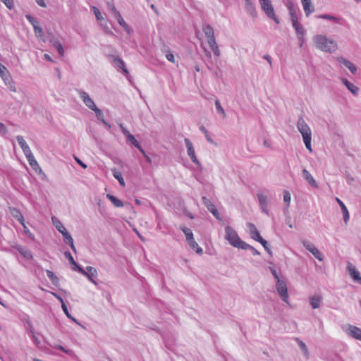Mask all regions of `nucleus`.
Returning a JSON list of instances; mask_svg holds the SVG:
<instances>
[{
  "mask_svg": "<svg viewBox=\"0 0 361 361\" xmlns=\"http://www.w3.org/2000/svg\"><path fill=\"white\" fill-rule=\"evenodd\" d=\"M302 243L305 249L311 252L316 259H317L319 261H323V255L312 243L307 240H303Z\"/></svg>",
  "mask_w": 361,
  "mask_h": 361,
  "instance_id": "obj_8",
  "label": "nucleus"
},
{
  "mask_svg": "<svg viewBox=\"0 0 361 361\" xmlns=\"http://www.w3.org/2000/svg\"><path fill=\"white\" fill-rule=\"evenodd\" d=\"M54 47L56 49V50L59 52V54L61 56H63V54H64V49H63V47L62 44L61 43H59V42H56V43L54 44Z\"/></svg>",
  "mask_w": 361,
  "mask_h": 361,
  "instance_id": "obj_55",
  "label": "nucleus"
},
{
  "mask_svg": "<svg viewBox=\"0 0 361 361\" xmlns=\"http://www.w3.org/2000/svg\"><path fill=\"white\" fill-rule=\"evenodd\" d=\"M215 106H216V111H217L218 114H221L223 118H225L226 117V113H225L224 109L221 106V104H220L219 100H216L215 101Z\"/></svg>",
  "mask_w": 361,
  "mask_h": 361,
  "instance_id": "obj_42",
  "label": "nucleus"
},
{
  "mask_svg": "<svg viewBox=\"0 0 361 361\" xmlns=\"http://www.w3.org/2000/svg\"><path fill=\"white\" fill-rule=\"evenodd\" d=\"M22 321L24 322L26 329L29 331L30 334H32L34 329L30 316L25 314L22 318Z\"/></svg>",
  "mask_w": 361,
  "mask_h": 361,
  "instance_id": "obj_26",
  "label": "nucleus"
},
{
  "mask_svg": "<svg viewBox=\"0 0 361 361\" xmlns=\"http://www.w3.org/2000/svg\"><path fill=\"white\" fill-rule=\"evenodd\" d=\"M21 255L27 260H31L33 258L31 252L29 251L27 248H25L24 251L21 253Z\"/></svg>",
  "mask_w": 361,
  "mask_h": 361,
  "instance_id": "obj_50",
  "label": "nucleus"
},
{
  "mask_svg": "<svg viewBox=\"0 0 361 361\" xmlns=\"http://www.w3.org/2000/svg\"><path fill=\"white\" fill-rule=\"evenodd\" d=\"M286 6L289 12L291 23L298 20V9L295 7L294 4L291 1H289Z\"/></svg>",
  "mask_w": 361,
  "mask_h": 361,
  "instance_id": "obj_13",
  "label": "nucleus"
},
{
  "mask_svg": "<svg viewBox=\"0 0 361 361\" xmlns=\"http://www.w3.org/2000/svg\"><path fill=\"white\" fill-rule=\"evenodd\" d=\"M16 140L18 141V145L20 146L21 149L28 146V145L27 144L26 141L25 140V139L23 138V136L18 135L16 137Z\"/></svg>",
  "mask_w": 361,
  "mask_h": 361,
  "instance_id": "obj_46",
  "label": "nucleus"
},
{
  "mask_svg": "<svg viewBox=\"0 0 361 361\" xmlns=\"http://www.w3.org/2000/svg\"><path fill=\"white\" fill-rule=\"evenodd\" d=\"M292 25L295 31L296 35L299 37V39L302 42L303 37L305 35V30L302 25L298 22V20L292 22Z\"/></svg>",
  "mask_w": 361,
  "mask_h": 361,
  "instance_id": "obj_16",
  "label": "nucleus"
},
{
  "mask_svg": "<svg viewBox=\"0 0 361 361\" xmlns=\"http://www.w3.org/2000/svg\"><path fill=\"white\" fill-rule=\"evenodd\" d=\"M22 150L27 159L30 158V157L33 156V154H32L29 145L25 147H23L22 149Z\"/></svg>",
  "mask_w": 361,
  "mask_h": 361,
  "instance_id": "obj_53",
  "label": "nucleus"
},
{
  "mask_svg": "<svg viewBox=\"0 0 361 361\" xmlns=\"http://www.w3.org/2000/svg\"><path fill=\"white\" fill-rule=\"evenodd\" d=\"M73 269L74 270H77L78 271H79L80 274H82L84 276L87 274V272L85 270H84L82 267H80L78 264H77V266H73Z\"/></svg>",
  "mask_w": 361,
  "mask_h": 361,
  "instance_id": "obj_61",
  "label": "nucleus"
},
{
  "mask_svg": "<svg viewBox=\"0 0 361 361\" xmlns=\"http://www.w3.org/2000/svg\"><path fill=\"white\" fill-rule=\"evenodd\" d=\"M46 274L53 284L57 285V283L59 282V279L54 274V273L50 270H47Z\"/></svg>",
  "mask_w": 361,
  "mask_h": 361,
  "instance_id": "obj_35",
  "label": "nucleus"
},
{
  "mask_svg": "<svg viewBox=\"0 0 361 361\" xmlns=\"http://www.w3.org/2000/svg\"><path fill=\"white\" fill-rule=\"evenodd\" d=\"M118 24L128 32V33H130V27L128 26V25L126 23V21L123 20V18H122L121 13L117 15L116 17H114Z\"/></svg>",
  "mask_w": 361,
  "mask_h": 361,
  "instance_id": "obj_30",
  "label": "nucleus"
},
{
  "mask_svg": "<svg viewBox=\"0 0 361 361\" xmlns=\"http://www.w3.org/2000/svg\"><path fill=\"white\" fill-rule=\"evenodd\" d=\"M270 271L276 281L281 279L279 274L277 273L276 270L274 268L270 267Z\"/></svg>",
  "mask_w": 361,
  "mask_h": 361,
  "instance_id": "obj_63",
  "label": "nucleus"
},
{
  "mask_svg": "<svg viewBox=\"0 0 361 361\" xmlns=\"http://www.w3.org/2000/svg\"><path fill=\"white\" fill-rule=\"evenodd\" d=\"M247 227L248 228L250 237L257 241L261 242V240H262V237L260 235L259 232L258 231L257 227L252 223H247Z\"/></svg>",
  "mask_w": 361,
  "mask_h": 361,
  "instance_id": "obj_11",
  "label": "nucleus"
},
{
  "mask_svg": "<svg viewBox=\"0 0 361 361\" xmlns=\"http://www.w3.org/2000/svg\"><path fill=\"white\" fill-rule=\"evenodd\" d=\"M200 130L205 135L206 139L209 142L214 143V140L210 137L208 130L204 126H200Z\"/></svg>",
  "mask_w": 361,
  "mask_h": 361,
  "instance_id": "obj_47",
  "label": "nucleus"
},
{
  "mask_svg": "<svg viewBox=\"0 0 361 361\" xmlns=\"http://www.w3.org/2000/svg\"><path fill=\"white\" fill-rule=\"evenodd\" d=\"M348 268V269L350 272V275L353 277V279H354V281L356 280L360 276L359 271L354 267H353L350 264H349Z\"/></svg>",
  "mask_w": 361,
  "mask_h": 361,
  "instance_id": "obj_39",
  "label": "nucleus"
},
{
  "mask_svg": "<svg viewBox=\"0 0 361 361\" xmlns=\"http://www.w3.org/2000/svg\"><path fill=\"white\" fill-rule=\"evenodd\" d=\"M180 229L184 233L186 237L187 241L190 240H192L194 238L193 233L191 231V229L186 228L185 226H180Z\"/></svg>",
  "mask_w": 361,
  "mask_h": 361,
  "instance_id": "obj_34",
  "label": "nucleus"
},
{
  "mask_svg": "<svg viewBox=\"0 0 361 361\" xmlns=\"http://www.w3.org/2000/svg\"><path fill=\"white\" fill-rule=\"evenodd\" d=\"M297 128L302 136V140L306 148L312 152L311 141H312V132L311 129L305 122L302 117H300L297 122Z\"/></svg>",
  "mask_w": 361,
  "mask_h": 361,
  "instance_id": "obj_2",
  "label": "nucleus"
},
{
  "mask_svg": "<svg viewBox=\"0 0 361 361\" xmlns=\"http://www.w3.org/2000/svg\"><path fill=\"white\" fill-rule=\"evenodd\" d=\"M290 200L291 197L290 192L288 190H285L283 192V202L286 203V207L283 209L284 214L288 212V208L290 205Z\"/></svg>",
  "mask_w": 361,
  "mask_h": 361,
  "instance_id": "obj_33",
  "label": "nucleus"
},
{
  "mask_svg": "<svg viewBox=\"0 0 361 361\" xmlns=\"http://www.w3.org/2000/svg\"><path fill=\"white\" fill-rule=\"evenodd\" d=\"M225 238L229 243L235 247L241 249V246H243V243H245V242L240 238L237 232L231 226H227L225 228Z\"/></svg>",
  "mask_w": 361,
  "mask_h": 361,
  "instance_id": "obj_3",
  "label": "nucleus"
},
{
  "mask_svg": "<svg viewBox=\"0 0 361 361\" xmlns=\"http://www.w3.org/2000/svg\"><path fill=\"white\" fill-rule=\"evenodd\" d=\"M208 210L215 216L216 219L220 220V214L218 210L216 209L215 206L213 204H209L207 205Z\"/></svg>",
  "mask_w": 361,
  "mask_h": 361,
  "instance_id": "obj_36",
  "label": "nucleus"
},
{
  "mask_svg": "<svg viewBox=\"0 0 361 361\" xmlns=\"http://www.w3.org/2000/svg\"><path fill=\"white\" fill-rule=\"evenodd\" d=\"M241 249L243 250H250L254 255H259L260 252L257 250L254 247L251 246L250 245L246 243H243V246H241Z\"/></svg>",
  "mask_w": 361,
  "mask_h": 361,
  "instance_id": "obj_38",
  "label": "nucleus"
},
{
  "mask_svg": "<svg viewBox=\"0 0 361 361\" xmlns=\"http://www.w3.org/2000/svg\"><path fill=\"white\" fill-rule=\"evenodd\" d=\"M262 244V245L264 247V250L269 254V255H271V251L270 250L269 247V244L267 240H265L264 238H262V240H261V242H259Z\"/></svg>",
  "mask_w": 361,
  "mask_h": 361,
  "instance_id": "obj_57",
  "label": "nucleus"
},
{
  "mask_svg": "<svg viewBox=\"0 0 361 361\" xmlns=\"http://www.w3.org/2000/svg\"><path fill=\"white\" fill-rule=\"evenodd\" d=\"M61 307H62L63 312L65 313V314L67 316L68 318L71 319V320L74 321L75 322H77V320L73 317H72L71 314L69 313L68 307H67L66 305L65 304V302H63V305L61 306Z\"/></svg>",
  "mask_w": 361,
  "mask_h": 361,
  "instance_id": "obj_45",
  "label": "nucleus"
},
{
  "mask_svg": "<svg viewBox=\"0 0 361 361\" xmlns=\"http://www.w3.org/2000/svg\"><path fill=\"white\" fill-rule=\"evenodd\" d=\"M30 165L31 166V167L35 170L36 171L37 168H39V166L37 161V160L35 159L34 155L30 157V158H28L27 159Z\"/></svg>",
  "mask_w": 361,
  "mask_h": 361,
  "instance_id": "obj_41",
  "label": "nucleus"
},
{
  "mask_svg": "<svg viewBox=\"0 0 361 361\" xmlns=\"http://www.w3.org/2000/svg\"><path fill=\"white\" fill-rule=\"evenodd\" d=\"M341 81L347 87V89L354 95H357L359 92V88L353 83L348 81L346 78H341Z\"/></svg>",
  "mask_w": 361,
  "mask_h": 361,
  "instance_id": "obj_17",
  "label": "nucleus"
},
{
  "mask_svg": "<svg viewBox=\"0 0 361 361\" xmlns=\"http://www.w3.org/2000/svg\"><path fill=\"white\" fill-rule=\"evenodd\" d=\"M188 242L191 249L195 250L196 253H197L198 255H202L203 253L202 248L198 245V244L197 243L194 238L192 240H188Z\"/></svg>",
  "mask_w": 361,
  "mask_h": 361,
  "instance_id": "obj_29",
  "label": "nucleus"
},
{
  "mask_svg": "<svg viewBox=\"0 0 361 361\" xmlns=\"http://www.w3.org/2000/svg\"><path fill=\"white\" fill-rule=\"evenodd\" d=\"M7 75H8V73L6 71V68L0 63V75H1V77L4 80H6V78L5 76H6Z\"/></svg>",
  "mask_w": 361,
  "mask_h": 361,
  "instance_id": "obj_52",
  "label": "nucleus"
},
{
  "mask_svg": "<svg viewBox=\"0 0 361 361\" xmlns=\"http://www.w3.org/2000/svg\"><path fill=\"white\" fill-rule=\"evenodd\" d=\"M336 202L338 203V204L341 207V209L342 210V213H343V220H344L345 223L347 224L349 220V218H350L348 210L346 206L344 204V203L339 198H338V197L336 198Z\"/></svg>",
  "mask_w": 361,
  "mask_h": 361,
  "instance_id": "obj_21",
  "label": "nucleus"
},
{
  "mask_svg": "<svg viewBox=\"0 0 361 361\" xmlns=\"http://www.w3.org/2000/svg\"><path fill=\"white\" fill-rule=\"evenodd\" d=\"M5 6L9 9L12 10L14 8L13 0H0Z\"/></svg>",
  "mask_w": 361,
  "mask_h": 361,
  "instance_id": "obj_54",
  "label": "nucleus"
},
{
  "mask_svg": "<svg viewBox=\"0 0 361 361\" xmlns=\"http://www.w3.org/2000/svg\"><path fill=\"white\" fill-rule=\"evenodd\" d=\"M276 281V289L278 293L281 296L282 300L286 303L288 304V294L286 281L284 279H281Z\"/></svg>",
  "mask_w": 361,
  "mask_h": 361,
  "instance_id": "obj_5",
  "label": "nucleus"
},
{
  "mask_svg": "<svg viewBox=\"0 0 361 361\" xmlns=\"http://www.w3.org/2000/svg\"><path fill=\"white\" fill-rule=\"evenodd\" d=\"M184 142H185V146H186V148H187V153H188V155L190 157L191 161L197 166V167H200L201 166V164L200 163V161H198L196 155H195V149L192 146V142H190V139L188 138H185L184 139Z\"/></svg>",
  "mask_w": 361,
  "mask_h": 361,
  "instance_id": "obj_7",
  "label": "nucleus"
},
{
  "mask_svg": "<svg viewBox=\"0 0 361 361\" xmlns=\"http://www.w3.org/2000/svg\"><path fill=\"white\" fill-rule=\"evenodd\" d=\"M30 336L33 341V342L38 345L40 343V341L39 338L35 335V332L33 331L32 334H30Z\"/></svg>",
  "mask_w": 361,
  "mask_h": 361,
  "instance_id": "obj_64",
  "label": "nucleus"
},
{
  "mask_svg": "<svg viewBox=\"0 0 361 361\" xmlns=\"http://www.w3.org/2000/svg\"><path fill=\"white\" fill-rule=\"evenodd\" d=\"M257 197L259 200L260 207H264L265 206H268V200L267 195L262 192H258L257 193Z\"/></svg>",
  "mask_w": 361,
  "mask_h": 361,
  "instance_id": "obj_28",
  "label": "nucleus"
},
{
  "mask_svg": "<svg viewBox=\"0 0 361 361\" xmlns=\"http://www.w3.org/2000/svg\"><path fill=\"white\" fill-rule=\"evenodd\" d=\"M92 111L95 112L97 119H99L101 121H102V119H104V116L102 111L100 109L97 108V106L96 107V109H93Z\"/></svg>",
  "mask_w": 361,
  "mask_h": 361,
  "instance_id": "obj_48",
  "label": "nucleus"
},
{
  "mask_svg": "<svg viewBox=\"0 0 361 361\" xmlns=\"http://www.w3.org/2000/svg\"><path fill=\"white\" fill-rule=\"evenodd\" d=\"M107 6L109 9L112 12L114 17H116L117 15L120 14V12L116 9L114 4L111 3H107Z\"/></svg>",
  "mask_w": 361,
  "mask_h": 361,
  "instance_id": "obj_51",
  "label": "nucleus"
},
{
  "mask_svg": "<svg viewBox=\"0 0 361 361\" xmlns=\"http://www.w3.org/2000/svg\"><path fill=\"white\" fill-rule=\"evenodd\" d=\"M119 128L121 130L123 134L126 136L127 141L131 143L135 147H138L140 143L136 140L134 135H133L127 129L124 127L122 123L119 124Z\"/></svg>",
  "mask_w": 361,
  "mask_h": 361,
  "instance_id": "obj_10",
  "label": "nucleus"
},
{
  "mask_svg": "<svg viewBox=\"0 0 361 361\" xmlns=\"http://www.w3.org/2000/svg\"><path fill=\"white\" fill-rule=\"evenodd\" d=\"M166 58L171 63H175V57L171 51L169 50L166 54Z\"/></svg>",
  "mask_w": 361,
  "mask_h": 361,
  "instance_id": "obj_59",
  "label": "nucleus"
},
{
  "mask_svg": "<svg viewBox=\"0 0 361 361\" xmlns=\"http://www.w3.org/2000/svg\"><path fill=\"white\" fill-rule=\"evenodd\" d=\"M9 209L12 216L15 218L20 224H23L25 221L24 217L18 209L15 207H10Z\"/></svg>",
  "mask_w": 361,
  "mask_h": 361,
  "instance_id": "obj_19",
  "label": "nucleus"
},
{
  "mask_svg": "<svg viewBox=\"0 0 361 361\" xmlns=\"http://www.w3.org/2000/svg\"><path fill=\"white\" fill-rule=\"evenodd\" d=\"M77 92L79 94L80 99L82 100L83 103L91 110L93 109H96L97 106L94 104V101L90 97V95L85 91L82 90H77Z\"/></svg>",
  "mask_w": 361,
  "mask_h": 361,
  "instance_id": "obj_9",
  "label": "nucleus"
},
{
  "mask_svg": "<svg viewBox=\"0 0 361 361\" xmlns=\"http://www.w3.org/2000/svg\"><path fill=\"white\" fill-rule=\"evenodd\" d=\"M322 297L318 295H314L310 298V302L313 309H317L320 307L322 302Z\"/></svg>",
  "mask_w": 361,
  "mask_h": 361,
  "instance_id": "obj_27",
  "label": "nucleus"
},
{
  "mask_svg": "<svg viewBox=\"0 0 361 361\" xmlns=\"http://www.w3.org/2000/svg\"><path fill=\"white\" fill-rule=\"evenodd\" d=\"M111 171L113 176L119 182L120 185L124 186L125 182L121 173L116 169H113Z\"/></svg>",
  "mask_w": 361,
  "mask_h": 361,
  "instance_id": "obj_31",
  "label": "nucleus"
},
{
  "mask_svg": "<svg viewBox=\"0 0 361 361\" xmlns=\"http://www.w3.org/2000/svg\"><path fill=\"white\" fill-rule=\"evenodd\" d=\"M245 8L246 12L252 18L257 17V13L256 11L255 5L252 0H245Z\"/></svg>",
  "mask_w": 361,
  "mask_h": 361,
  "instance_id": "obj_14",
  "label": "nucleus"
},
{
  "mask_svg": "<svg viewBox=\"0 0 361 361\" xmlns=\"http://www.w3.org/2000/svg\"><path fill=\"white\" fill-rule=\"evenodd\" d=\"M26 19L29 21V23L32 25L33 29L36 28L37 26L39 25V22L37 19L34 18L30 14L25 15Z\"/></svg>",
  "mask_w": 361,
  "mask_h": 361,
  "instance_id": "obj_37",
  "label": "nucleus"
},
{
  "mask_svg": "<svg viewBox=\"0 0 361 361\" xmlns=\"http://www.w3.org/2000/svg\"><path fill=\"white\" fill-rule=\"evenodd\" d=\"M301 4L302 5L305 16L309 17L310 15L314 11L312 0H301Z\"/></svg>",
  "mask_w": 361,
  "mask_h": 361,
  "instance_id": "obj_15",
  "label": "nucleus"
},
{
  "mask_svg": "<svg viewBox=\"0 0 361 361\" xmlns=\"http://www.w3.org/2000/svg\"><path fill=\"white\" fill-rule=\"evenodd\" d=\"M111 58L112 59V63L116 67L121 69L123 72L126 75L129 73L126 68L125 61L120 56H111Z\"/></svg>",
  "mask_w": 361,
  "mask_h": 361,
  "instance_id": "obj_12",
  "label": "nucleus"
},
{
  "mask_svg": "<svg viewBox=\"0 0 361 361\" xmlns=\"http://www.w3.org/2000/svg\"><path fill=\"white\" fill-rule=\"evenodd\" d=\"M106 197L114 204L115 207H122L123 206V202L118 199L116 197L111 194H107Z\"/></svg>",
  "mask_w": 361,
  "mask_h": 361,
  "instance_id": "obj_32",
  "label": "nucleus"
},
{
  "mask_svg": "<svg viewBox=\"0 0 361 361\" xmlns=\"http://www.w3.org/2000/svg\"><path fill=\"white\" fill-rule=\"evenodd\" d=\"M317 18L330 20H335L336 19L334 16L329 15V14L319 15L317 16Z\"/></svg>",
  "mask_w": 361,
  "mask_h": 361,
  "instance_id": "obj_60",
  "label": "nucleus"
},
{
  "mask_svg": "<svg viewBox=\"0 0 361 361\" xmlns=\"http://www.w3.org/2000/svg\"><path fill=\"white\" fill-rule=\"evenodd\" d=\"M338 61L340 63H343L346 68H348L349 69V71L351 72V73H353V74H355L356 73L357 68L350 61L347 60L346 59H345L343 57L338 58Z\"/></svg>",
  "mask_w": 361,
  "mask_h": 361,
  "instance_id": "obj_18",
  "label": "nucleus"
},
{
  "mask_svg": "<svg viewBox=\"0 0 361 361\" xmlns=\"http://www.w3.org/2000/svg\"><path fill=\"white\" fill-rule=\"evenodd\" d=\"M63 237V240L66 243L68 244L73 252H76L75 247L73 243V239L70 233L66 231L61 233Z\"/></svg>",
  "mask_w": 361,
  "mask_h": 361,
  "instance_id": "obj_23",
  "label": "nucleus"
},
{
  "mask_svg": "<svg viewBox=\"0 0 361 361\" xmlns=\"http://www.w3.org/2000/svg\"><path fill=\"white\" fill-rule=\"evenodd\" d=\"M54 224L56 228L57 229V231L59 232H60L61 233L67 231L66 228L62 224V223L59 221H56V222H54Z\"/></svg>",
  "mask_w": 361,
  "mask_h": 361,
  "instance_id": "obj_44",
  "label": "nucleus"
},
{
  "mask_svg": "<svg viewBox=\"0 0 361 361\" xmlns=\"http://www.w3.org/2000/svg\"><path fill=\"white\" fill-rule=\"evenodd\" d=\"M207 43L209 46L210 49L213 51L214 54L216 56H219L221 54V51H220L219 46L216 42V39L214 38V39H207Z\"/></svg>",
  "mask_w": 361,
  "mask_h": 361,
  "instance_id": "obj_20",
  "label": "nucleus"
},
{
  "mask_svg": "<svg viewBox=\"0 0 361 361\" xmlns=\"http://www.w3.org/2000/svg\"><path fill=\"white\" fill-rule=\"evenodd\" d=\"M64 255L67 258V259L68 260V262H70V264L71 265L77 266L76 262L75 261L74 258L73 257L72 255L71 254V252L69 251H66L64 252Z\"/></svg>",
  "mask_w": 361,
  "mask_h": 361,
  "instance_id": "obj_43",
  "label": "nucleus"
},
{
  "mask_svg": "<svg viewBox=\"0 0 361 361\" xmlns=\"http://www.w3.org/2000/svg\"><path fill=\"white\" fill-rule=\"evenodd\" d=\"M262 9L265 14L273 20L276 23L279 24V18L276 16L274 7L271 4V0H259Z\"/></svg>",
  "mask_w": 361,
  "mask_h": 361,
  "instance_id": "obj_4",
  "label": "nucleus"
},
{
  "mask_svg": "<svg viewBox=\"0 0 361 361\" xmlns=\"http://www.w3.org/2000/svg\"><path fill=\"white\" fill-rule=\"evenodd\" d=\"M23 227V231H24V233L28 236L30 237V238L33 239L34 238V235L31 233L30 231L29 230V228L27 227V226L25 225V221L23 223V224H20Z\"/></svg>",
  "mask_w": 361,
  "mask_h": 361,
  "instance_id": "obj_58",
  "label": "nucleus"
},
{
  "mask_svg": "<svg viewBox=\"0 0 361 361\" xmlns=\"http://www.w3.org/2000/svg\"><path fill=\"white\" fill-rule=\"evenodd\" d=\"M296 341H298V345H299L300 348L301 349V350L302 351L303 354L307 357L308 356V349H307L305 343L298 338H296Z\"/></svg>",
  "mask_w": 361,
  "mask_h": 361,
  "instance_id": "obj_40",
  "label": "nucleus"
},
{
  "mask_svg": "<svg viewBox=\"0 0 361 361\" xmlns=\"http://www.w3.org/2000/svg\"><path fill=\"white\" fill-rule=\"evenodd\" d=\"M302 175L305 180L308 182L310 185L314 188H317V184L313 176L310 174V173L305 169L302 170Z\"/></svg>",
  "mask_w": 361,
  "mask_h": 361,
  "instance_id": "obj_22",
  "label": "nucleus"
},
{
  "mask_svg": "<svg viewBox=\"0 0 361 361\" xmlns=\"http://www.w3.org/2000/svg\"><path fill=\"white\" fill-rule=\"evenodd\" d=\"M202 30L207 39L215 38L214 32L212 26L205 25L203 26Z\"/></svg>",
  "mask_w": 361,
  "mask_h": 361,
  "instance_id": "obj_25",
  "label": "nucleus"
},
{
  "mask_svg": "<svg viewBox=\"0 0 361 361\" xmlns=\"http://www.w3.org/2000/svg\"><path fill=\"white\" fill-rule=\"evenodd\" d=\"M34 32L36 37L38 38H42L44 36V32L40 25L34 29Z\"/></svg>",
  "mask_w": 361,
  "mask_h": 361,
  "instance_id": "obj_49",
  "label": "nucleus"
},
{
  "mask_svg": "<svg viewBox=\"0 0 361 361\" xmlns=\"http://www.w3.org/2000/svg\"><path fill=\"white\" fill-rule=\"evenodd\" d=\"M8 133L6 126L1 122H0V134L6 135Z\"/></svg>",
  "mask_w": 361,
  "mask_h": 361,
  "instance_id": "obj_62",
  "label": "nucleus"
},
{
  "mask_svg": "<svg viewBox=\"0 0 361 361\" xmlns=\"http://www.w3.org/2000/svg\"><path fill=\"white\" fill-rule=\"evenodd\" d=\"M343 331L345 332V334L356 339L361 341V329L359 327H357L355 326H353L350 324H348L343 328Z\"/></svg>",
  "mask_w": 361,
  "mask_h": 361,
  "instance_id": "obj_6",
  "label": "nucleus"
},
{
  "mask_svg": "<svg viewBox=\"0 0 361 361\" xmlns=\"http://www.w3.org/2000/svg\"><path fill=\"white\" fill-rule=\"evenodd\" d=\"M313 40L317 48L322 51L333 53L338 49L337 43L325 35H317L314 37Z\"/></svg>",
  "mask_w": 361,
  "mask_h": 361,
  "instance_id": "obj_1",
  "label": "nucleus"
},
{
  "mask_svg": "<svg viewBox=\"0 0 361 361\" xmlns=\"http://www.w3.org/2000/svg\"><path fill=\"white\" fill-rule=\"evenodd\" d=\"M86 271L87 272V274L85 276L87 277L90 281L95 283L93 278H96L97 276V269L92 267L88 266L86 267Z\"/></svg>",
  "mask_w": 361,
  "mask_h": 361,
  "instance_id": "obj_24",
  "label": "nucleus"
},
{
  "mask_svg": "<svg viewBox=\"0 0 361 361\" xmlns=\"http://www.w3.org/2000/svg\"><path fill=\"white\" fill-rule=\"evenodd\" d=\"M92 11H94V13L95 15V17L97 18V20H101L103 19V17L101 14V12L95 6H93L92 7Z\"/></svg>",
  "mask_w": 361,
  "mask_h": 361,
  "instance_id": "obj_56",
  "label": "nucleus"
}]
</instances>
